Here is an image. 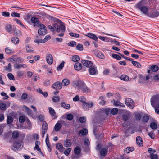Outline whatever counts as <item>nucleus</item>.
<instances>
[{
	"instance_id": "f257e3e1",
	"label": "nucleus",
	"mask_w": 159,
	"mask_h": 159,
	"mask_svg": "<svg viewBox=\"0 0 159 159\" xmlns=\"http://www.w3.org/2000/svg\"><path fill=\"white\" fill-rule=\"evenodd\" d=\"M53 26L55 30L58 32H61L57 36L59 37H63L65 31V27L62 22L60 21L54 24Z\"/></svg>"
},
{
	"instance_id": "f03ea898",
	"label": "nucleus",
	"mask_w": 159,
	"mask_h": 159,
	"mask_svg": "<svg viewBox=\"0 0 159 159\" xmlns=\"http://www.w3.org/2000/svg\"><path fill=\"white\" fill-rule=\"evenodd\" d=\"M73 84L78 90H81L83 92L85 93H88L89 89L83 81L81 80L74 81L73 83Z\"/></svg>"
},
{
	"instance_id": "7ed1b4c3",
	"label": "nucleus",
	"mask_w": 159,
	"mask_h": 159,
	"mask_svg": "<svg viewBox=\"0 0 159 159\" xmlns=\"http://www.w3.org/2000/svg\"><path fill=\"white\" fill-rule=\"evenodd\" d=\"M137 7L144 14H147L148 8L145 6V3L144 0H142L139 2L136 5Z\"/></svg>"
},
{
	"instance_id": "20e7f679",
	"label": "nucleus",
	"mask_w": 159,
	"mask_h": 159,
	"mask_svg": "<svg viewBox=\"0 0 159 159\" xmlns=\"http://www.w3.org/2000/svg\"><path fill=\"white\" fill-rule=\"evenodd\" d=\"M151 104L153 107H155L159 102V96L156 95L152 97L151 100Z\"/></svg>"
},
{
	"instance_id": "39448f33",
	"label": "nucleus",
	"mask_w": 159,
	"mask_h": 159,
	"mask_svg": "<svg viewBox=\"0 0 159 159\" xmlns=\"http://www.w3.org/2000/svg\"><path fill=\"white\" fill-rule=\"evenodd\" d=\"M125 104L129 107L131 109H133L135 107L134 102L130 98H127L125 100Z\"/></svg>"
},
{
	"instance_id": "423d86ee",
	"label": "nucleus",
	"mask_w": 159,
	"mask_h": 159,
	"mask_svg": "<svg viewBox=\"0 0 159 159\" xmlns=\"http://www.w3.org/2000/svg\"><path fill=\"white\" fill-rule=\"evenodd\" d=\"M112 144L111 143H109L107 145L105 146L104 148H102L100 151V154L102 156H104L107 154L108 152V149L110 147H111Z\"/></svg>"
},
{
	"instance_id": "0eeeda50",
	"label": "nucleus",
	"mask_w": 159,
	"mask_h": 159,
	"mask_svg": "<svg viewBox=\"0 0 159 159\" xmlns=\"http://www.w3.org/2000/svg\"><path fill=\"white\" fill-rule=\"evenodd\" d=\"M48 129V125L47 122L45 121H44L43 122L42 128V137L43 138L44 135L46 133Z\"/></svg>"
},
{
	"instance_id": "6e6552de",
	"label": "nucleus",
	"mask_w": 159,
	"mask_h": 159,
	"mask_svg": "<svg viewBox=\"0 0 159 159\" xmlns=\"http://www.w3.org/2000/svg\"><path fill=\"white\" fill-rule=\"evenodd\" d=\"M40 28L38 30V33L41 35H44L47 33L45 27L43 25H40Z\"/></svg>"
},
{
	"instance_id": "1a4fd4ad",
	"label": "nucleus",
	"mask_w": 159,
	"mask_h": 159,
	"mask_svg": "<svg viewBox=\"0 0 159 159\" xmlns=\"http://www.w3.org/2000/svg\"><path fill=\"white\" fill-rule=\"evenodd\" d=\"M52 87L56 90H59L62 87V84L61 82L57 81L54 83L52 86Z\"/></svg>"
},
{
	"instance_id": "9d476101",
	"label": "nucleus",
	"mask_w": 159,
	"mask_h": 159,
	"mask_svg": "<svg viewBox=\"0 0 159 159\" xmlns=\"http://www.w3.org/2000/svg\"><path fill=\"white\" fill-rule=\"evenodd\" d=\"M81 62L84 66L89 68L91 67L93 65V63L91 61L86 60H82Z\"/></svg>"
},
{
	"instance_id": "9b49d317",
	"label": "nucleus",
	"mask_w": 159,
	"mask_h": 159,
	"mask_svg": "<svg viewBox=\"0 0 159 159\" xmlns=\"http://www.w3.org/2000/svg\"><path fill=\"white\" fill-rule=\"evenodd\" d=\"M46 60L49 65L52 64L53 62V57L51 54H47L46 56Z\"/></svg>"
},
{
	"instance_id": "f8f14e48",
	"label": "nucleus",
	"mask_w": 159,
	"mask_h": 159,
	"mask_svg": "<svg viewBox=\"0 0 159 159\" xmlns=\"http://www.w3.org/2000/svg\"><path fill=\"white\" fill-rule=\"evenodd\" d=\"M89 74L92 75H96L98 73L97 68L94 66H92L91 68H89Z\"/></svg>"
},
{
	"instance_id": "ddd939ff",
	"label": "nucleus",
	"mask_w": 159,
	"mask_h": 159,
	"mask_svg": "<svg viewBox=\"0 0 159 159\" xmlns=\"http://www.w3.org/2000/svg\"><path fill=\"white\" fill-rule=\"evenodd\" d=\"M31 21L32 23L34 24V26H39L40 25L39 24L38 19L35 17H32Z\"/></svg>"
},
{
	"instance_id": "4468645a",
	"label": "nucleus",
	"mask_w": 159,
	"mask_h": 159,
	"mask_svg": "<svg viewBox=\"0 0 159 159\" xmlns=\"http://www.w3.org/2000/svg\"><path fill=\"white\" fill-rule=\"evenodd\" d=\"M27 67V65L24 64H18L15 63L14 65V67L16 69H19L20 68H26Z\"/></svg>"
},
{
	"instance_id": "2eb2a0df",
	"label": "nucleus",
	"mask_w": 159,
	"mask_h": 159,
	"mask_svg": "<svg viewBox=\"0 0 159 159\" xmlns=\"http://www.w3.org/2000/svg\"><path fill=\"white\" fill-rule=\"evenodd\" d=\"M72 145V143L71 141L69 139H66L64 141V145L66 147H70Z\"/></svg>"
},
{
	"instance_id": "dca6fc26",
	"label": "nucleus",
	"mask_w": 159,
	"mask_h": 159,
	"mask_svg": "<svg viewBox=\"0 0 159 159\" xmlns=\"http://www.w3.org/2000/svg\"><path fill=\"white\" fill-rule=\"evenodd\" d=\"M86 36L88 37L93 39L96 41H98V38L94 34L90 33H88L87 34Z\"/></svg>"
},
{
	"instance_id": "f3484780",
	"label": "nucleus",
	"mask_w": 159,
	"mask_h": 159,
	"mask_svg": "<svg viewBox=\"0 0 159 159\" xmlns=\"http://www.w3.org/2000/svg\"><path fill=\"white\" fill-rule=\"evenodd\" d=\"M137 144L139 146H142L143 145V142L142 138L139 136H137L136 138Z\"/></svg>"
},
{
	"instance_id": "a211bd4d",
	"label": "nucleus",
	"mask_w": 159,
	"mask_h": 159,
	"mask_svg": "<svg viewBox=\"0 0 159 159\" xmlns=\"http://www.w3.org/2000/svg\"><path fill=\"white\" fill-rule=\"evenodd\" d=\"M81 152V149L79 146H77L74 149V153L76 155H79Z\"/></svg>"
},
{
	"instance_id": "6ab92c4d",
	"label": "nucleus",
	"mask_w": 159,
	"mask_h": 159,
	"mask_svg": "<svg viewBox=\"0 0 159 159\" xmlns=\"http://www.w3.org/2000/svg\"><path fill=\"white\" fill-rule=\"evenodd\" d=\"M82 64L79 62H76L74 65V68L76 70H80L82 67Z\"/></svg>"
},
{
	"instance_id": "aec40b11",
	"label": "nucleus",
	"mask_w": 159,
	"mask_h": 159,
	"mask_svg": "<svg viewBox=\"0 0 159 159\" xmlns=\"http://www.w3.org/2000/svg\"><path fill=\"white\" fill-rule=\"evenodd\" d=\"M59 122V121L57 122L55 125L54 129L56 131H59L62 127L61 124Z\"/></svg>"
},
{
	"instance_id": "412c9836",
	"label": "nucleus",
	"mask_w": 159,
	"mask_h": 159,
	"mask_svg": "<svg viewBox=\"0 0 159 159\" xmlns=\"http://www.w3.org/2000/svg\"><path fill=\"white\" fill-rule=\"evenodd\" d=\"M56 148L58 149L61 152H63L65 150V148L61 143H58L57 145Z\"/></svg>"
},
{
	"instance_id": "4be33fe9",
	"label": "nucleus",
	"mask_w": 159,
	"mask_h": 159,
	"mask_svg": "<svg viewBox=\"0 0 159 159\" xmlns=\"http://www.w3.org/2000/svg\"><path fill=\"white\" fill-rule=\"evenodd\" d=\"M40 144V142L39 141H36L35 143V146L34 149V150H37L38 151L41 152V149L39 148V146Z\"/></svg>"
},
{
	"instance_id": "5701e85b",
	"label": "nucleus",
	"mask_w": 159,
	"mask_h": 159,
	"mask_svg": "<svg viewBox=\"0 0 159 159\" xmlns=\"http://www.w3.org/2000/svg\"><path fill=\"white\" fill-rule=\"evenodd\" d=\"M26 52L27 53H31L33 52V48L29 45H26L25 46Z\"/></svg>"
},
{
	"instance_id": "b1692460",
	"label": "nucleus",
	"mask_w": 159,
	"mask_h": 159,
	"mask_svg": "<svg viewBox=\"0 0 159 159\" xmlns=\"http://www.w3.org/2000/svg\"><path fill=\"white\" fill-rule=\"evenodd\" d=\"M11 40L12 42L15 44H18L19 42V38L17 37H13L11 38Z\"/></svg>"
},
{
	"instance_id": "393cba45",
	"label": "nucleus",
	"mask_w": 159,
	"mask_h": 159,
	"mask_svg": "<svg viewBox=\"0 0 159 159\" xmlns=\"http://www.w3.org/2000/svg\"><path fill=\"white\" fill-rule=\"evenodd\" d=\"M87 130L85 128H83L79 132V134L80 135H85L87 134Z\"/></svg>"
},
{
	"instance_id": "a878e982",
	"label": "nucleus",
	"mask_w": 159,
	"mask_h": 159,
	"mask_svg": "<svg viewBox=\"0 0 159 159\" xmlns=\"http://www.w3.org/2000/svg\"><path fill=\"white\" fill-rule=\"evenodd\" d=\"M49 110V113L52 116H56V112L54 110L50 107L48 108Z\"/></svg>"
},
{
	"instance_id": "bb28decb",
	"label": "nucleus",
	"mask_w": 159,
	"mask_h": 159,
	"mask_svg": "<svg viewBox=\"0 0 159 159\" xmlns=\"http://www.w3.org/2000/svg\"><path fill=\"white\" fill-rule=\"evenodd\" d=\"M131 62L134 66H136L138 68H140L141 67V64L138 62L134 61L132 60Z\"/></svg>"
},
{
	"instance_id": "cd10ccee",
	"label": "nucleus",
	"mask_w": 159,
	"mask_h": 159,
	"mask_svg": "<svg viewBox=\"0 0 159 159\" xmlns=\"http://www.w3.org/2000/svg\"><path fill=\"white\" fill-rule=\"evenodd\" d=\"M61 106L65 109H70V104H66L65 102H62L61 104Z\"/></svg>"
},
{
	"instance_id": "c85d7f7f",
	"label": "nucleus",
	"mask_w": 159,
	"mask_h": 159,
	"mask_svg": "<svg viewBox=\"0 0 159 159\" xmlns=\"http://www.w3.org/2000/svg\"><path fill=\"white\" fill-rule=\"evenodd\" d=\"M72 60L74 62H78L80 61V58L79 56L76 55L72 57Z\"/></svg>"
},
{
	"instance_id": "c756f323",
	"label": "nucleus",
	"mask_w": 159,
	"mask_h": 159,
	"mask_svg": "<svg viewBox=\"0 0 159 159\" xmlns=\"http://www.w3.org/2000/svg\"><path fill=\"white\" fill-rule=\"evenodd\" d=\"M37 91L39 93L42 94L44 97H47L48 95V93L47 92H43L41 89L40 88L37 89Z\"/></svg>"
},
{
	"instance_id": "7c9ffc66",
	"label": "nucleus",
	"mask_w": 159,
	"mask_h": 159,
	"mask_svg": "<svg viewBox=\"0 0 159 159\" xmlns=\"http://www.w3.org/2000/svg\"><path fill=\"white\" fill-rule=\"evenodd\" d=\"M120 78L122 80L125 81H127L129 80V77L127 75H123L121 76Z\"/></svg>"
},
{
	"instance_id": "2f4dec72",
	"label": "nucleus",
	"mask_w": 159,
	"mask_h": 159,
	"mask_svg": "<svg viewBox=\"0 0 159 159\" xmlns=\"http://www.w3.org/2000/svg\"><path fill=\"white\" fill-rule=\"evenodd\" d=\"M19 136V132L17 131H14L12 134V137L16 139Z\"/></svg>"
},
{
	"instance_id": "473e14b6",
	"label": "nucleus",
	"mask_w": 159,
	"mask_h": 159,
	"mask_svg": "<svg viewBox=\"0 0 159 159\" xmlns=\"http://www.w3.org/2000/svg\"><path fill=\"white\" fill-rule=\"evenodd\" d=\"M149 119L148 116L145 115L143 117L142 122L144 123H147Z\"/></svg>"
},
{
	"instance_id": "72a5a7b5",
	"label": "nucleus",
	"mask_w": 159,
	"mask_h": 159,
	"mask_svg": "<svg viewBox=\"0 0 159 159\" xmlns=\"http://www.w3.org/2000/svg\"><path fill=\"white\" fill-rule=\"evenodd\" d=\"M13 119L12 117L11 116H8L7 118V122L8 124H11L13 121Z\"/></svg>"
},
{
	"instance_id": "f704fd0d",
	"label": "nucleus",
	"mask_w": 159,
	"mask_h": 159,
	"mask_svg": "<svg viewBox=\"0 0 159 159\" xmlns=\"http://www.w3.org/2000/svg\"><path fill=\"white\" fill-rule=\"evenodd\" d=\"M12 66L10 63H9L7 66L5 67V70L7 71L10 72L11 70Z\"/></svg>"
},
{
	"instance_id": "c9c22d12",
	"label": "nucleus",
	"mask_w": 159,
	"mask_h": 159,
	"mask_svg": "<svg viewBox=\"0 0 159 159\" xmlns=\"http://www.w3.org/2000/svg\"><path fill=\"white\" fill-rule=\"evenodd\" d=\"M151 69L152 71L155 72L158 70V68L157 66L154 65L151 66Z\"/></svg>"
},
{
	"instance_id": "e433bc0d",
	"label": "nucleus",
	"mask_w": 159,
	"mask_h": 159,
	"mask_svg": "<svg viewBox=\"0 0 159 159\" xmlns=\"http://www.w3.org/2000/svg\"><path fill=\"white\" fill-rule=\"evenodd\" d=\"M134 116L137 120H140L141 119L142 115L140 113H136L135 114Z\"/></svg>"
},
{
	"instance_id": "4c0bfd02",
	"label": "nucleus",
	"mask_w": 159,
	"mask_h": 159,
	"mask_svg": "<svg viewBox=\"0 0 159 159\" xmlns=\"http://www.w3.org/2000/svg\"><path fill=\"white\" fill-rule=\"evenodd\" d=\"M112 56L113 58L116 59L117 60H120L121 59V57L116 54L113 53L112 54Z\"/></svg>"
},
{
	"instance_id": "58836bf2",
	"label": "nucleus",
	"mask_w": 159,
	"mask_h": 159,
	"mask_svg": "<svg viewBox=\"0 0 159 159\" xmlns=\"http://www.w3.org/2000/svg\"><path fill=\"white\" fill-rule=\"evenodd\" d=\"M21 142L22 141H21L16 143L14 144L15 148H16L17 149L20 148L21 146Z\"/></svg>"
},
{
	"instance_id": "ea45409f",
	"label": "nucleus",
	"mask_w": 159,
	"mask_h": 159,
	"mask_svg": "<svg viewBox=\"0 0 159 159\" xmlns=\"http://www.w3.org/2000/svg\"><path fill=\"white\" fill-rule=\"evenodd\" d=\"M12 25H7L6 27V30L9 32H11L12 30Z\"/></svg>"
},
{
	"instance_id": "a19ab883",
	"label": "nucleus",
	"mask_w": 159,
	"mask_h": 159,
	"mask_svg": "<svg viewBox=\"0 0 159 159\" xmlns=\"http://www.w3.org/2000/svg\"><path fill=\"white\" fill-rule=\"evenodd\" d=\"M25 107L26 110L27 112L28 115H30L31 116H32L33 115L32 112L31 110L28 108L26 106H25Z\"/></svg>"
},
{
	"instance_id": "79ce46f5",
	"label": "nucleus",
	"mask_w": 159,
	"mask_h": 159,
	"mask_svg": "<svg viewBox=\"0 0 159 159\" xmlns=\"http://www.w3.org/2000/svg\"><path fill=\"white\" fill-rule=\"evenodd\" d=\"M134 149L133 148L127 147L126 148L124 151L125 152L128 153L133 151Z\"/></svg>"
},
{
	"instance_id": "37998d69",
	"label": "nucleus",
	"mask_w": 159,
	"mask_h": 159,
	"mask_svg": "<svg viewBox=\"0 0 159 159\" xmlns=\"http://www.w3.org/2000/svg\"><path fill=\"white\" fill-rule=\"evenodd\" d=\"M46 143L47 147L48 149V151L51 152V145L49 142V139L45 140Z\"/></svg>"
},
{
	"instance_id": "c03bdc74",
	"label": "nucleus",
	"mask_w": 159,
	"mask_h": 159,
	"mask_svg": "<svg viewBox=\"0 0 159 159\" xmlns=\"http://www.w3.org/2000/svg\"><path fill=\"white\" fill-rule=\"evenodd\" d=\"M150 127L153 129H155L157 127V124L154 122H152L150 124Z\"/></svg>"
},
{
	"instance_id": "a18cd8bd",
	"label": "nucleus",
	"mask_w": 159,
	"mask_h": 159,
	"mask_svg": "<svg viewBox=\"0 0 159 159\" xmlns=\"http://www.w3.org/2000/svg\"><path fill=\"white\" fill-rule=\"evenodd\" d=\"M96 56L98 58L101 59H103L104 58V55L100 52H97V53L96 54Z\"/></svg>"
},
{
	"instance_id": "49530a36",
	"label": "nucleus",
	"mask_w": 159,
	"mask_h": 159,
	"mask_svg": "<svg viewBox=\"0 0 159 159\" xmlns=\"http://www.w3.org/2000/svg\"><path fill=\"white\" fill-rule=\"evenodd\" d=\"M62 83L64 86H66L68 85L70 82L67 79H64L62 80Z\"/></svg>"
},
{
	"instance_id": "de8ad7c7",
	"label": "nucleus",
	"mask_w": 159,
	"mask_h": 159,
	"mask_svg": "<svg viewBox=\"0 0 159 159\" xmlns=\"http://www.w3.org/2000/svg\"><path fill=\"white\" fill-rule=\"evenodd\" d=\"M11 16L13 17H20V15L19 13L13 12L11 13Z\"/></svg>"
},
{
	"instance_id": "09e8293b",
	"label": "nucleus",
	"mask_w": 159,
	"mask_h": 159,
	"mask_svg": "<svg viewBox=\"0 0 159 159\" xmlns=\"http://www.w3.org/2000/svg\"><path fill=\"white\" fill-rule=\"evenodd\" d=\"M73 115L71 114L70 113L66 115V118L69 121L72 120L73 119Z\"/></svg>"
},
{
	"instance_id": "8fccbe9b",
	"label": "nucleus",
	"mask_w": 159,
	"mask_h": 159,
	"mask_svg": "<svg viewBox=\"0 0 159 159\" xmlns=\"http://www.w3.org/2000/svg\"><path fill=\"white\" fill-rule=\"evenodd\" d=\"M69 34L71 36L75 38H77L79 37L80 36L79 34L73 32L70 33Z\"/></svg>"
},
{
	"instance_id": "3c124183",
	"label": "nucleus",
	"mask_w": 159,
	"mask_h": 159,
	"mask_svg": "<svg viewBox=\"0 0 159 159\" xmlns=\"http://www.w3.org/2000/svg\"><path fill=\"white\" fill-rule=\"evenodd\" d=\"M52 100L54 102H57L59 101L60 98L58 96H54Z\"/></svg>"
},
{
	"instance_id": "603ef678",
	"label": "nucleus",
	"mask_w": 159,
	"mask_h": 159,
	"mask_svg": "<svg viewBox=\"0 0 159 159\" xmlns=\"http://www.w3.org/2000/svg\"><path fill=\"white\" fill-rule=\"evenodd\" d=\"M9 61L13 63L16 62V58L15 56H12L10 58Z\"/></svg>"
},
{
	"instance_id": "864d4df0",
	"label": "nucleus",
	"mask_w": 159,
	"mask_h": 159,
	"mask_svg": "<svg viewBox=\"0 0 159 159\" xmlns=\"http://www.w3.org/2000/svg\"><path fill=\"white\" fill-rule=\"evenodd\" d=\"M6 106L3 103H1L0 104V109L2 110H4L6 109Z\"/></svg>"
},
{
	"instance_id": "5fc2aeb1",
	"label": "nucleus",
	"mask_w": 159,
	"mask_h": 159,
	"mask_svg": "<svg viewBox=\"0 0 159 159\" xmlns=\"http://www.w3.org/2000/svg\"><path fill=\"white\" fill-rule=\"evenodd\" d=\"M76 43L75 41H72L68 43L67 44L68 46L70 47H75L76 45Z\"/></svg>"
},
{
	"instance_id": "6e6d98bb",
	"label": "nucleus",
	"mask_w": 159,
	"mask_h": 159,
	"mask_svg": "<svg viewBox=\"0 0 159 159\" xmlns=\"http://www.w3.org/2000/svg\"><path fill=\"white\" fill-rule=\"evenodd\" d=\"M71 149L70 148H68L64 152V153L66 156H68L71 151Z\"/></svg>"
},
{
	"instance_id": "4d7b16f0",
	"label": "nucleus",
	"mask_w": 159,
	"mask_h": 159,
	"mask_svg": "<svg viewBox=\"0 0 159 159\" xmlns=\"http://www.w3.org/2000/svg\"><path fill=\"white\" fill-rule=\"evenodd\" d=\"M118 110L117 108H113L111 110V113L112 115H115L118 112Z\"/></svg>"
},
{
	"instance_id": "13d9d810",
	"label": "nucleus",
	"mask_w": 159,
	"mask_h": 159,
	"mask_svg": "<svg viewBox=\"0 0 159 159\" xmlns=\"http://www.w3.org/2000/svg\"><path fill=\"white\" fill-rule=\"evenodd\" d=\"M19 120L20 122L23 123L25 121V118L23 116H20L19 117Z\"/></svg>"
},
{
	"instance_id": "bf43d9fd",
	"label": "nucleus",
	"mask_w": 159,
	"mask_h": 159,
	"mask_svg": "<svg viewBox=\"0 0 159 159\" xmlns=\"http://www.w3.org/2000/svg\"><path fill=\"white\" fill-rule=\"evenodd\" d=\"M50 81L48 79L46 80L44 82V85L46 86H49L50 85Z\"/></svg>"
},
{
	"instance_id": "052dcab7",
	"label": "nucleus",
	"mask_w": 159,
	"mask_h": 159,
	"mask_svg": "<svg viewBox=\"0 0 159 159\" xmlns=\"http://www.w3.org/2000/svg\"><path fill=\"white\" fill-rule=\"evenodd\" d=\"M14 20L18 24H19L21 26L23 27H24V25L17 18H15L14 19Z\"/></svg>"
},
{
	"instance_id": "680f3d73",
	"label": "nucleus",
	"mask_w": 159,
	"mask_h": 159,
	"mask_svg": "<svg viewBox=\"0 0 159 159\" xmlns=\"http://www.w3.org/2000/svg\"><path fill=\"white\" fill-rule=\"evenodd\" d=\"M65 62L64 61H63L57 67V70H60L62 69V68L64 66Z\"/></svg>"
},
{
	"instance_id": "e2e57ef3",
	"label": "nucleus",
	"mask_w": 159,
	"mask_h": 159,
	"mask_svg": "<svg viewBox=\"0 0 159 159\" xmlns=\"http://www.w3.org/2000/svg\"><path fill=\"white\" fill-rule=\"evenodd\" d=\"M158 156L156 154H151L150 156V159H158Z\"/></svg>"
},
{
	"instance_id": "0e129e2a",
	"label": "nucleus",
	"mask_w": 159,
	"mask_h": 159,
	"mask_svg": "<svg viewBox=\"0 0 159 159\" xmlns=\"http://www.w3.org/2000/svg\"><path fill=\"white\" fill-rule=\"evenodd\" d=\"M84 143L85 145L88 146L90 145V142L88 138H86L84 139Z\"/></svg>"
},
{
	"instance_id": "69168bd1",
	"label": "nucleus",
	"mask_w": 159,
	"mask_h": 159,
	"mask_svg": "<svg viewBox=\"0 0 159 159\" xmlns=\"http://www.w3.org/2000/svg\"><path fill=\"white\" fill-rule=\"evenodd\" d=\"M7 76L9 79L15 80L14 77L12 74L9 73L7 74Z\"/></svg>"
},
{
	"instance_id": "338daca9",
	"label": "nucleus",
	"mask_w": 159,
	"mask_h": 159,
	"mask_svg": "<svg viewBox=\"0 0 159 159\" xmlns=\"http://www.w3.org/2000/svg\"><path fill=\"white\" fill-rule=\"evenodd\" d=\"M76 48L77 49L80 51H82L83 49V45L81 44H79L77 45Z\"/></svg>"
},
{
	"instance_id": "774afa93",
	"label": "nucleus",
	"mask_w": 159,
	"mask_h": 159,
	"mask_svg": "<svg viewBox=\"0 0 159 159\" xmlns=\"http://www.w3.org/2000/svg\"><path fill=\"white\" fill-rule=\"evenodd\" d=\"M17 76L20 77L24 75V72L22 71H19L17 72Z\"/></svg>"
}]
</instances>
